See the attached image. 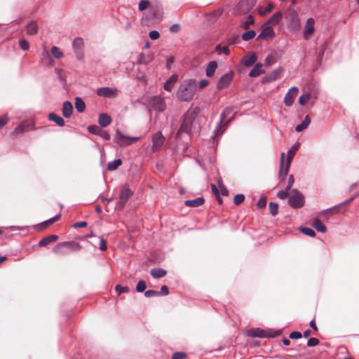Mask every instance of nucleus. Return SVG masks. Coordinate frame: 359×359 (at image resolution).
I'll list each match as a JSON object with an SVG mask.
<instances>
[{"label": "nucleus", "instance_id": "nucleus-23", "mask_svg": "<svg viewBox=\"0 0 359 359\" xmlns=\"http://www.w3.org/2000/svg\"><path fill=\"white\" fill-rule=\"evenodd\" d=\"M235 114H236V112L233 111V109L232 107L225 108L220 116V119L222 120V123L226 122L229 118H231L233 116H234Z\"/></svg>", "mask_w": 359, "mask_h": 359}, {"label": "nucleus", "instance_id": "nucleus-51", "mask_svg": "<svg viewBox=\"0 0 359 359\" xmlns=\"http://www.w3.org/2000/svg\"><path fill=\"white\" fill-rule=\"evenodd\" d=\"M215 50L219 53H220V51H222L226 55L230 54V50L226 46L222 47L220 45H217L215 48Z\"/></svg>", "mask_w": 359, "mask_h": 359}, {"label": "nucleus", "instance_id": "nucleus-45", "mask_svg": "<svg viewBox=\"0 0 359 359\" xmlns=\"http://www.w3.org/2000/svg\"><path fill=\"white\" fill-rule=\"evenodd\" d=\"M50 51L51 54L57 59L61 58L63 56V53L57 46H53Z\"/></svg>", "mask_w": 359, "mask_h": 359}, {"label": "nucleus", "instance_id": "nucleus-7", "mask_svg": "<svg viewBox=\"0 0 359 359\" xmlns=\"http://www.w3.org/2000/svg\"><path fill=\"white\" fill-rule=\"evenodd\" d=\"M140 137H128L123 135L118 130H116L114 136V142L118 144L120 147H124L133 144L138 141Z\"/></svg>", "mask_w": 359, "mask_h": 359}, {"label": "nucleus", "instance_id": "nucleus-11", "mask_svg": "<svg viewBox=\"0 0 359 359\" xmlns=\"http://www.w3.org/2000/svg\"><path fill=\"white\" fill-rule=\"evenodd\" d=\"M278 334H271L269 333L268 331L264 330L260 328H255V329H250L248 331V335L252 337H260V338H265V337H275Z\"/></svg>", "mask_w": 359, "mask_h": 359}, {"label": "nucleus", "instance_id": "nucleus-56", "mask_svg": "<svg viewBox=\"0 0 359 359\" xmlns=\"http://www.w3.org/2000/svg\"><path fill=\"white\" fill-rule=\"evenodd\" d=\"M25 130H35V124L33 121L23 123Z\"/></svg>", "mask_w": 359, "mask_h": 359}, {"label": "nucleus", "instance_id": "nucleus-41", "mask_svg": "<svg viewBox=\"0 0 359 359\" xmlns=\"http://www.w3.org/2000/svg\"><path fill=\"white\" fill-rule=\"evenodd\" d=\"M273 8V4L272 3H269L267 6L264 9L262 7H259V14L260 15H265L266 14L270 13Z\"/></svg>", "mask_w": 359, "mask_h": 359}, {"label": "nucleus", "instance_id": "nucleus-36", "mask_svg": "<svg viewBox=\"0 0 359 359\" xmlns=\"http://www.w3.org/2000/svg\"><path fill=\"white\" fill-rule=\"evenodd\" d=\"M233 118V116L231 118H229L226 122L223 123H222V120L220 119V124L217 128V135H220L224 132L228 124L231 121Z\"/></svg>", "mask_w": 359, "mask_h": 359}, {"label": "nucleus", "instance_id": "nucleus-43", "mask_svg": "<svg viewBox=\"0 0 359 359\" xmlns=\"http://www.w3.org/2000/svg\"><path fill=\"white\" fill-rule=\"evenodd\" d=\"M269 208L270 210V213L273 216H276L278 214V203L270 202L269 204Z\"/></svg>", "mask_w": 359, "mask_h": 359}, {"label": "nucleus", "instance_id": "nucleus-19", "mask_svg": "<svg viewBox=\"0 0 359 359\" xmlns=\"http://www.w3.org/2000/svg\"><path fill=\"white\" fill-rule=\"evenodd\" d=\"M314 20L311 18H309L306 21L304 28V36L306 39H309L315 31L314 28Z\"/></svg>", "mask_w": 359, "mask_h": 359}, {"label": "nucleus", "instance_id": "nucleus-9", "mask_svg": "<svg viewBox=\"0 0 359 359\" xmlns=\"http://www.w3.org/2000/svg\"><path fill=\"white\" fill-rule=\"evenodd\" d=\"M149 14L155 22L161 20L163 16V8L161 5L158 3L153 4L149 10Z\"/></svg>", "mask_w": 359, "mask_h": 359}, {"label": "nucleus", "instance_id": "nucleus-1", "mask_svg": "<svg viewBox=\"0 0 359 359\" xmlns=\"http://www.w3.org/2000/svg\"><path fill=\"white\" fill-rule=\"evenodd\" d=\"M197 90L196 79L184 80L180 85L177 91V97L182 102L191 101Z\"/></svg>", "mask_w": 359, "mask_h": 359}, {"label": "nucleus", "instance_id": "nucleus-37", "mask_svg": "<svg viewBox=\"0 0 359 359\" xmlns=\"http://www.w3.org/2000/svg\"><path fill=\"white\" fill-rule=\"evenodd\" d=\"M151 275L154 278H160L166 275V271L162 269H153L151 270Z\"/></svg>", "mask_w": 359, "mask_h": 359}, {"label": "nucleus", "instance_id": "nucleus-21", "mask_svg": "<svg viewBox=\"0 0 359 359\" xmlns=\"http://www.w3.org/2000/svg\"><path fill=\"white\" fill-rule=\"evenodd\" d=\"M257 61V55L255 53H251L250 55H247L244 56L242 59V62L245 67H251L252 66L255 62Z\"/></svg>", "mask_w": 359, "mask_h": 359}, {"label": "nucleus", "instance_id": "nucleus-52", "mask_svg": "<svg viewBox=\"0 0 359 359\" xmlns=\"http://www.w3.org/2000/svg\"><path fill=\"white\" fill-rule=\"evenodd\" d=\"M19 44L20 48L24 50H27L29 48V43L24 39L20 40Z\"/></svg>", "mask_w": 359, "mask_h": 359}, {"label": "nucleus", "instance_id": "nucleus-47", "mask_svg": "<svg viewBox=\"0 0 359 359\" xmlns=\"http://www.w3.org/2000/svg\"><path fill=\"white\" fill-rule=\"evenodd\" d=\"M245 200V196L242 194H237L233 198V203L236 205H241Z\"/></svg>", "mask_w": 359, "mask_h": 359}, {"label": "nucleus", "instance_id": "nucleus-20", "mask_svg": "<svg viewBox=\"0 0 359 359\" xmlns=\"http://www.w3.org/2000/svg\"><path fill=\"white\" fill-rule=\"evenodd\" d=\"M62 115L65 118H70L73 112V106L69 101H65L62 104Z\"/></svg>", "mask_w": 359, "mask_h": 359}, {"label": "nucleus", "instance_id": "nucleus-63", "mask_svg": "<svg viewBox=\"0 0 359 359\" xmlns=\"http://www.w3.org/2000/svg\"><path fill=\"white\" fill-rule=\"evenodd\" d=\"M25 131V128L22 123L20 125H19L17 128H15L13 133L14 134L22 133Z\"/></svg>", "mask_w": 359, "mask_h": 359}, {"label": "nucleus", "instance_id": "nucleus-29", "mask_svg": "<svg viewBox=\"0 0 359 359\" xmlns=\"http://www.w3.org/2000/svg\"><path fill=\"white\" fill-rule=\"evenodd\" d=\"M217 67V62H215V61L210 62L208 64L206 69H205L206 76L208 77H212L214 75Z\"/></svg>", "mask_w": 359, "mask_h": 359}, {"label": "nucleus", "instance_id": "nucleus-30", "mask_svg": "<svg viewBox=\"0 0 359 359\" xmlns=\"http://www.w3.org/2000/svg\"><path fill=\"white\" fill-rule=\"evenodd\" d=\"M177 81V75H172L164 83L163 88L167 91H171L174 84Z\"/></svg>", "mask_w": 359, "mask_h": 359}, {"label": "nucleus", "instance_id": "nucleus-50", "mask_svg": "<svg viewBox=\"0 0 359 359\" xmlns=\"http://www.w3.org/2000/svg\"><path fill=\"white\" fill-rule=\"evenodd\" d=\"M187 356L184 352H175L172 354L171 359H185Z\"/></svg>", "mask_w": 359, "mask_h": 359}, {"label": "nucleus", "instance_id": "nucleus-54", "mask_svg": "<svg viewBox=\"0 0 359 359\" xmlns=\"http://www.w3.org/2000/svg\"><path fill=\"white\" fill-rule=\"evenodd\" d=\"M311 96L310 95L307 94V95H302L299 99V103L301 104V105H304L306 104V103L309 100Z\"/></svg>", "mask_w": 359, "mask_h": 359}, {"label": "nucleus", "instance_id": "nucleus-14", "mask_svg": "<svg viewBox=\"0 0 359 359\" xmlns=\"http://www.w3.org/2000/svg\"><path fill=\"white\" fill-rule=\"evenodd\" d=\"M97 94L101 97H114L117 94V90L116 88H111L109 87L99 88L97 90Z\"/></svg>", "mask_w": 359, "mask_h": 359}, {"label": "nucleus", "instance_id": "nucleus-17", "mask_svg": "<svg viewBox=\"0 0 359 359\" xmlns=\"http://www.w3.org/2000/svg\"><path fill=\"white\" fill-rule=\"evenodd\" d=\"M275 35L274 31L271 25L266 24L261 33L258 35L257 39H267L272 38Z\"/></svg>", "mask_w": 359, "mask_h": 359}, {"label": "nucleus", "instance_id": "nucleus-34", "mask_svg": "<svg viewBox=\"0 0 359 359\" xmlns=\"http://www.w3.org/2000/svg\"><path fill=\"white\" fill-rule=\"evenodd\" d=\"M75 108L79 113L84 111L86 109V104L81 97H77L75 98Z\"/></svg>", "mask_w": 359, "mask_h": 359}, {"label": "nucleus", "instance_id": "nucleus-42", "mask_svg": "<svg viewBox=\"0 0 359 359\" xmlns=\"http://www.w3.org/2000/svg\"><path fill=\"white\" fill-rule=\"evenodd\" d=\"M256 36V32L254 30H250L244 32L242 34V39L244 41H249Z\"/></svg>", "mask_w": 359, "mask_h": 359}, {"label": "nucleus", "instance_id": "nucleus-61", "mask_svg": "<svg viewBox=\"0 0 359 359\" xmlns=\"http://www.w3.org/2000/svg\"><path fill=\"white\" fill-rule=\"evenodd\" d=\"M60 218V215H56L55 217H53V218H50L48 220L44 222V224L46 225H50V224H53L54 222H57V220H59Z\"/></svg>", "mask_w": 359, "mask_h": 359}, {"label": "nucleus", "instance_id": "nucleus-39", "mask_svg": "<svg viewBox=\"0 0 359 359\" xmlns=\"http://www.w3.org/2000/svg\"><path fill=\"white\" fill-rule=\"evenodd\" d=\"M122 161L121 159H116L113 161H110L107 164V170H116L119 165H121Z\"/></svg>", "mask_w": 359, "mask_h": 359}, {"label": "nucleus", "instance_id": "nucleus-60", "mask_svg": "<svg viewBox=\"0 0 359 359\" xmlns=\"http://www.w3.org/2000/svg\"><path fill=\"white\" fill-rule=\"evenodd\" d=\"M149 36L150 37V39H151L153 40H156L159 38L160 34L158 31L153 30V31L149 32Z\"/></svg>", "mask_w": 359, "mask_h": 359}, {"label": "nucleus", "instance_id": "nucleus-49", "mask_svg": "<svg viewBox=\"0 0 359 359\" xmlns=\"http://www.w3.org/2000/svg\"><path fill=\"white\" fill-rule=\"evenodd\" d=\"M115 290L118 293V294H121L123 292H128L130 291L129 287H123L121 285H117L115 287Z\"/></svg>", "mask_w": 359, "mask_h": 359}, {"label": "nucleus", "instance_id": "nucleus-27", "mask_svg": "<svg viewBox=\"0 0 359 359\" xmlns=\"http://www.w3.org/2000/svg\"><path fill=\"white\" fill-rule=\"evenodd\" d=\"M283 72V69H281V68L277 69L273 71L272 72H271L267 76L266 79L269 82L276 81L281 77Z\"/></svg>", "mask_w": 359, "mask_h": 359}, {"label": "nucleus", "instance_id": "nucleus-12", "mask_svg": "<svg viewBox=\"0 0 359 359\" xmlns=\"http://www.w3.org/2000/svg\"><path fill=\"white\" fill-rule=\"evenodd\" d=\"M233 72H229L224 74L218 81L217 88L219 90L226 88L229 86L233 79Z\"/></svg>", "mask_w": 359, "mask_h": 359}, {"label": "nucleus", "instance_id": "nucleus-5", "mask_svg": "<svg viewBox=\"0 0 359 359\" xmlns=\"http://www.w3.org/2000/svg\"><path fill=\"white\" fill-rule=\"evenodd\" d=\"M288 204L293 208H300L304 205V197L298 190L293 189L290 191Z\"/></svg>", "mask_w": 359, "mask_h": 359}, {"label": "nucleus", "instance_id": "nucleus-2", "mask_svg": "<svg viewBox=\"0 0 359 359\" xmlns=\"http://www.w3.org/2000/svg\"><path fill=\"white\" fill-rule=\"evenodd\" d=\"M298 149H299L298 144H294L290 149V150L287 152V162H286L285 165H284L285 154L284 153L281 154L280 160V168H279V179H280V182L284 180L285 177L287 176L292 160L294 156L295 155L297 151L298 150Z\"/></svg>", "mask_w": 359, "mask_h": 359}, {"label": "nucleus", "instance_id": "nucleus-53", "mask_svg": "<svg viewBox=\"0 0 359 359\" xmlns=\"http://www.w3.org/2000/svg\"><path fill=\"white\" fill-rule=\"evenodd\" d=\"M290 190L285 189V191H280L278 192V197L280 199H285L288 197V196H290V193H289Z\"/></svg>", "mask_w": 359, "mask_h": 359}, {"label": "nucleus", "instance_id": "nucleus-33", "mask_svg": "<svg viewBox=\"0 0 359 359\" xmlns=\"http://www.w3.org/2000/svg\"><path fill=\"white\" fill-rule=\"evenodd\" d=\"M312 226L318 231L325 233L327 231L326 226L322 223V222L319 219H315L313 222Z\"/></svg>", "mask_w": 359, "mask_h": 359}, {"label": "nucleus", "instance_id": "nucleus-38", "mask_svg": "<svg viewBox=\"0 0 359 359\" xmlns=\"http://www.w3.org/2000/svg\"><path fill=\"white\" fill-rule=\"evenodd\" d=\"M310 122H311L310 118L309 117V116H306L304 118V121L302 122V123L299 125H297L296 126L295 130L297 132H301V131L304 130L309 126Z\"/></svg>", "mask_w": 359, "mask_h": 359}, {"label": "nucleus", "instance_id": "nucleus-64", "mask_svg": "<svg viewBox=\"0 0 359 359\" xmlns=\"http://www.w3.org/2000/svg\"><path fill=\"white\" fill-rule=\"evenodd\" d=\"M294 182V176L292 175H290V177H289V179H288V183H287V185L286 187V189L287 190H290L292 187L293 186Z\"/></svg>", "mask_w": 359, "mask_h": 359}, {"label": "nucleus", "instance_id": "nucleus-35", "mask_svg": "<svg viewBox=\"0 0 359 359\" xmlns=\"http://www.w3.org/2000/svg\"><path fill=\"white\" fill-rule=\"evenodd\" d=\"M153 60V57L151 55H146L143 53H140L137 59L138 64H149Z\"/></svg>", "mask_w": 359, "mask_h": 359}, {"label": "nucleus", "instance_id": "nucleus-15", "mask_svg": "<svg viewBox=\"0 0 359 359\" xmlns=\"http://www.w3.org/2000/svg\"><path fill=\"white\" fill-rule=\"evenodd\" d=\"M298 88L297 87L291 88L284 98V103L286 106H291L294 100V98L297 97L298 94Z\"/></svg>", "mask_w": 359, "mask_h": 359}, {"label": "nucleus", "instance_id": "nucleus-24", "mask_svg": "<svg viewBox=\"0 0 359 359\" xmlns=\"http://www.w3.org/2000/svg\"><path fill=\"white\" fill-rule=\"evenodd\" d=\"M57 240H58V236L57 235H50V236H48L47 237L42 238L39 242L38 245H39V246H41V247H46L48 245H49L50 243L55 242Z\"/></svg>", "mask_w": 359, "mask_h": 359}, {"label": "nucleus", "instance_id": "nucleus-57", "mask_svg": "<svg viewBox=\"0 0 359 359\" xmlns=\"http://www.w3.org/2000/svg\"><path fill=\"white\" fill-rule=\"evenodd\" d=\"M219 187L220 189V192L222 196H228L229 195V191L225 187V186L222 184V182L219 180Z\"/></svg>", "mask_w": 359, "mask_h": 359}, {"label": "nucleus", "instance_id": "nucleus-40", "mask_svg": "<svg viewBox=\"0 0 359 359\" xmlns=\"http://www.w3.org/2000/svg\"><path fill=\"white\" fill-rule=\"evenodd\" d=\"M153 4H151L149 1L148 0H142L140 1L139 4H138V9L140 11H143L147 8H149L150 10L151 8V6H152Z\"/></svg>", "mask_w": 359, "mask_h": 359}, {"label": "nucleus", "instance_id": "nucleus-31", "mask_svg": "<svg viewBox=\"0 0 359 359\" xmlns=\"http://www.w3.org/2000/svg\"><path fill=\"white\" fill-rule=\"evenodd\" d=\"M264 71L262 69V65L261 63H257L253 67V69L250 72L249 76L250 77H256L263 74Z\"/></svg>", "mask_w": 359, "mask_h": 359}, {"label": "nucleus", "instance_id": "nucleus-48", "mask_svg": "<svg viewBox=\"0 0 359 359\" xmlns=\"http://www.w3.org/2000/svg\"><path fill=\"white\" fill-rule=\"evenodd\" d=\"M147 288V286H146V283L144 280H140L138 283H137V285L136 286V290L138 292H142L145 290V289Z\"/></svg>", "mask_w": 359, "mask_h": 359}, {"label": "nucleus", "instance_id": "nucleus-4", "mask_svg": "<svg viewBox=\"0 0 359 359\" xmlns=\"http://www.w3.org/2000/svg\"><path fill=\"white\" fill-rule=\"evenodd\" d=\"M196 116V114L194 111H188L185 114L184 121L176 134L177 138H181L184 133L189 134L191 132V125Z\"/></svg>", "mask_w": 359, "mask_h": 359}, {"label": "nucleus", "instance_id": "nucleus-18", "mask_svg": "<svg viewBox=\"0 0 359 359\" xmlns=\"http://www.w3.org/2000/svg\"><path fill=\"white\" fill-rule=\"evenodd\" d=\"M151 104L155 109L159 111H163L166 107L164 100L160 97H153Z\"/></svg>", "mask_w": 359, "mask_h": 359}, {"label": "nucleus", "instance_id": "nucleus-44", "mask_svg": "<svg viewBox=\"0 0 359 359\" xmlns=\"http://www.w3.org/2000/svg\"><path fill=\"white\" fill-rule=\"evenodd\" d=\"M253 24H254V18H253L252 15H250L248 17V20L241 23V26L243 29H247L250 27V25H252Z\"/></svg>", "mask_w": 359, "mask_h": 359}, {"label": "nucleus", "instance_id": "nucleus-16", "mask_svg": "<svg viewBox=\"0 0 359 359\" xmlns=\"http://www.w3.org/2000/svg\"><path fill=\"white\" fill-rule=\"evenodd\" d=\"M88 130L89 133L95 135H97L102 137L104 140H110L109 134L102 129H101L99 126H89L88 127Z\"/></svg>", "mask_w": 359, "mask_h": 359}, {"label": "nucleus", "instance_id": "nucleus-3", "mask_svg": "<svg viewBox=\"0 0 359 359\" xmlns=\"http://www.w3.org/2000/svg\"><path fill=\"white\" fill-rule=\"evenodd\" d=\"M81 245L75 241H65L59 243L53 248V252L59 255H66L70 252H78L81 250Z\"/></svg>", "mask_w": 359, "mask_h": 359}, {"label": "nucleus", "instance_id": "nucleus-22", "mask_svg": "<svg viewBox=\"0 0 359 359\" xmlns=\"http://www.w3.org/2000/svg\"><path fill=\"white\" fill-rule=\"evenodd\" d=\"M205 202L203 197H198L193 200H187L184 202V205L187 207L196 208L202 205Z\"/></svg>", "mask_w": 359, "mask_h": 359}, {"label": "nucleus", "instance_id": "nucleus-46", "mask_svg": "<svg viewBox=\"0 0 359 359\" xmlns=\"http://www.w3.org/2000/svg\"><path fill=\"white\" fill-rule=\"evenodd\" d=\"M300 231L304 234L307 235L311 237H314L316 236L315 231L311 228L302 227V228H301Z\"/></svg>", "mask_w": 359, "mask_h": 359}, {"label": "nucleus", "instance_id": "nucleus-13", "mask_svg": "<svg viewBox=\"0 0 359 359\" xmlns=\"http://www.w3.org/2000/svg\"><path fill=\"white\" fill-rule=\"evenodd\" d=\"M132 194V191L127 186H124L122 188L119 196L120 202L118 204L121 208H123L125 204L126 203V202L128 201V200L129 199Z\"/></svg>", "mask_w": 359, "mask_h": 359}, {"label": "nucleus", "instance_id": "nucleus-10", "mask_svg": "<svg viewBox=\"0 0 359 359\" xmlns=\"http://www.w3.org/2000/svg\"><path fill=\"white\" fill-rule=\"evenodd\" d=\"M165 142V137L162 135L161 132L158 131L152 136V151H158Z\"/></svg>", "mask_w": 359, "mask_h": 359}, {"label": "nucleus", "instance_id": "nucleus-26", "mask_svg": "<svg viewBox=\"0 0 359 359\" xmlns=\"http://www.w3.org/2000/svg\"><path fill=\"white\" fill-rule=\"evenodd\" d=\"M39 27L36 21H31L26 27L27 34L29 35H36L38 33Z\"/></svg>", "mask_w": 359, "mask_h": 359}, {"label": "nucleus", "instance_id": "nucleus-62", "mask_svg": "<svg viewBox=\"0 0 359 359\" xmlns=\"http://www.w3.org/2000/svg\"><path fill=\"white\" fill-rule=\"evenodd\" d=\"M60 218V215H56L55 217H53V218H50L48 220L44 222V224L46 225H50V224H53L54 222H57V220H59Z\"/></svg>", "mask_w": 359, "mask_h": 359}, {"label": "nucleus", "instance_id": "nucleus-55", "mask_svg": "<svg viewBox=\"0 0 359 359\" xmlns=\"http://www.w3.org/2000/svg\"><path fill=\"white\" fill-rule=\"evenodd\" d=\"M319 344V340L317 338H310L307 341V346L309 347H313Z\"/></svg>", "mask_w": 359, "mask_h": 359}, {"label": "nucleus", "instance_id": "nucleus-28", "mask_svg": "<svg viewBox=\"0 0 359 359\" xmlns=\"http://www.w3.org/2000/svg\"><path fill=\"white\" fill-rule=\"evenodd\" d=\"M48 120L55 122L59 126H65V120L60 116L52 112L48 114Z\"/></svg>", "mask_w": 359, "mask_h": 359}, {"label": "nucleus", "instance_id": "nucleus-59", "mask_svg": "<svg viewBox=\"0 0 359 359\" xmlns=\"http://www.w3.org/2000/svg\"><path fill=\"white\" fill-rule=\"evenodd\" d=\"M259 208H264L266 205V197H261L257 202V204Z\"/></svg>", "mask_w": 359, "mask_h": 359}, {"label": "nucleus", "instance_id": "nucleus-25", "mask_svg": "<svg viewBox=\"0 0 359 359\" xmlns=\"http://www.w3.org/2000/svg\"><path fill=\"white\" fill-rule=\"evenodd\" d=\"M111 118L107 114H100L98 118V123L102 127H107L111 124Z\"/></svg>", "mask_w": 359, "mask_h": 359}, {"label": "nucleus", "instance_id": "nucleus-58", "mask_svg": "<svg viewBox=\"0 0 359 359\" xmlns=\"http://www.w3.org/2000/svg\"><path fill=\"white\" fill-rule=\"evenodd\" d=\"M160 292L156 290H149L145 292L144 295L146 297H151L155 296H158Z\"/></svg>", "mask_w": 359, "mask_h": 359}, {"label": "nucleus", "instance_id": "nucleus-6", "mask_svg": "<svg viewBox=\"0 0 359 359\" xmlns=\"http://www.w3.org/2000/svg\"><path fill=\"white\" fill-rule=\"evenodd\" d=\"M257 0H241L234 8L236 14L244 15L248 13L255 6Z\"/></svg>", "mask_w": 359, "mask_h": 359}, {"label": "nucleus", "instance_id": "nucleus-32", "mask_svg": "<svg viewBox=\"0 0 359 359\" xmlns=\"http://www.w3.org/2000/svg\"><path fill=\"white\" fill-rule=\"evenodd\" d=\"M282 18V13L281 12H277L274 13L267 21L266 24L271 25H277Z\"/></svg>", "mask_w": 359, "mask_h": 359}, {"label": "nucleus", "instance_id": "nucleus-8", "mask_svg": "<svg viewBox=\"0 0 359 359\" xmlns=\"http://www.w3.org/2000/svg\"><path fill=\"white\" fill-rule=\"evenodd\" d=\"M83 47L84 42L82 38L77 37L73 41V48L76 54V58L81 60L83 58Z\"/></svg>", "mask_w": 359, "mask_h": 359}]
</instances>
